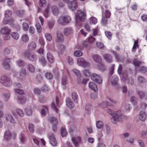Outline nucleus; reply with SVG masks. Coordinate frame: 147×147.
Masks as SVG:
<instances>
[{"label":"nucleus","instance_id":"nucleus-1","mask_svg":"<svg viewBox=\"0 0 147 147\" xmlns=\"http://www.w3.org/2000/svg\"><path fill=\"white\" fill-rule=\"evenodd\" d=\"M11 29L8 26H4L1 28L0 33L3 35H4V39L5 40H8L11 38Z\"/></svg>","mask_w":147,"mask_h":147},{"label":"nucleus","instance_id":"nucleus-2","mask_svg":"<svg viewBox=\"0 0 147 147\" xmlns=\"http://www.w3.org/2000/svg\"><path fill=\"white\" fill-rule=\"evenodd\" d=\"M0 82L5 86H9L12 84V82L10 78L5 75L2 76L0 79Z\"/></svg>","mask_w":147,"mask_h":147},{"label":"nucleus","instance_id":"nucleus-3","mask_svg":"<svg viewBox=\"0 0 147 147\" xmlns=\"http://www.w3.org/2000/svg\"><path fill=\"white\" fill-rule=\"evenodd\" d=\"M122 119V114L119 111H117L116 113L113 116L111 119L112 123H116L117 122L121 121Z\"/></svg>","mask_w":147,"mask_h":147},{"label":"nucleus","instance_id":"nucleus-4","mask_svg":"<svg viewBox=\"0 0 147 147\" xmlns=\"http://www.w3.org/2000/svg\"><path fill=\"white\" fill-rule=\"evenodd\" d=\"M71 20V18L69 16L66 15L63 17L59 18L58 21L59 23L61 25H65L69 23Z\"/></svg>","mask_w":147,"mask_h":147},{"label":"nucleus","instance_id":"nucleus-5","mask_svg":"<svg viewBox=\"0 0 147 147\" xmlns=\"http://www.w3.org/2000/svg\"><path fill=\"white\" fill-rule=\"evenodd\" d=\"M13 134L14 136L13 138H15L16 136V135L15 134H12L11 132L9 130L5 131L4 135V140L6 141H9L11 138Z\"/></svg>","mask_w":147,"mask_h":147},{"label":"nucleus","instance_id":"nucleus-6","mask_svg":"<svg viewBox=\"0 0 147 147\" xmlns=\"http://www.w3.org/2000/svg\"><path fill=\"white\" fill-rule=\"evenodd\" d=\"M25 57H26L28 59L32 61H35L37 59V57L35 54L32 52H27L24 54Z\"/></svg>","mask_w":147,"mask_h":147},{"label":"nucleus","instance_id":"nucleus-7","mask_svg":"<svg viewBox=\"0 0 147 147\" xmlns=\"http://www.w3.org/2000/svg\"><path fill=\"white\" fill-rule=\"evenodd\" d=\"M77 63L78 65L83 67L87 66L89 64V63L82 58H80L78 59Z\"/></svg>","mask_w":147,"mask_h":147},{"label":"nucleus","instance_id":"nucleus-8","mask_svg":"<svg viewBox=\"0 0 147 147\" xmlns=\"http://www.w3.org/2000/svg\"><path fill=\"white\" fill-rule=\"evenodd\" d=\"M78 7V4L76 0H73L68 3V8L71 10H75Z\"/></svg>","mask_w":147,"mask_h":147},{"label":"nucleus","instance_id":"nucleus-9","mask_svg":"<svg viewBox=\"0 0 147 147\" xmlns=\"http://www.w3.org/2000/svg\"><path fill=\"white\" fill-rule=\"evenodd\" d=\"M10 60L9 58H6L3 61V66L6 70H9L10 68V66L9 64Z\"/></svg>","mask_w":147,"mask_h":147},{"label":"nucleus","instance_id":"nucleus-10","mask_svg":"<svg viewBox=\"0 0 147 147\" xmlns=\"http://www.w3.org/2000/svg\"><path fill=\"white\" fill-rule=\"evenodd\" d=\"M86 14L84 12H82L80 10L78 11L76 16V19H79L81 21L84 20L85 18Z\"/></svg>","mask_w":147,"mask_h":147},{"label":"nucleus","instance_id":"nucleus-11","mask_svg":"<svg viewBox=\"0 0 147 147\" xmlns=\"http://www.w3.org/2000/svg\"><path fill=\"white\" fill-rule=\"evenodd\" d=\"M71 140L75 147H78L79 144L80 143L81 138L80 136H78L75 138L74 137L71 138Z\"/></svg>","mask_w":147,"mask_h":147},{"label":"nucleus","instance_id":"nucleus-12","mask_svg":"<svg viewBox=\"0 0 147 147\" xmlns=\"http://www.w3.org/2000/svg\"><path fill=\"white\" fill-rule=\"evenodd\" d=\"M66 102L67 107L70 109H72L75 106L74 103L70 98H66Z\"/></svg>","mask_w":147,"mask_h":147},{"label":"nucleus","instance_id":"nucleus-13","mask_svg":"<svg viewBox=\"0 0 147 147\" xmlns=\"http://www.w3.org/2000/svg\"><path fill=\"white\" fill-rule=\"evenodd\" d=\"M49 138L50 143L53 146H56L57 145V142L54 135L52 134H50L49 136Z\"/></svg>","mask_w":147,"mask_h":147},{"label":"nucleus","instance_id":"nucleus-14","mask_svg":"<svg viewBox=\"0 0 147 147\" xmlns=\"http://www.w3.org/2000/svg\"><path fill=\"white\" fill-rule=\"evenodd\" d=\"M57 37L55 40V41L57 42H62L64 41L63 36L61 33L59 31L57 32Z\"/></svg>","mask_w":147,"mask_h":147},{"label":"nucleus","instance_id":"nucleus-15","mask_svg":"<svg viewBox=\"0 0 147 147\" xmlns=\"http://www.w3.org/2000/svg\"><path fill=\"white\" fill-rule=\"evenodd\" d=\"M118 78L115 76H113L111 79V82L112 84L116 87H119V84L118 83Z\"/></svg>","mask_w":147,"mask_h":147},{"label":"nucleus","instance_id":"nucleus-16","mask_svg":"<svg viewBox=\"0 0 147 147\" xmlns=\"http://www.w3.org/2000/svg\"><path fill=\"white\" fill-rule=\"evenodd\" d=\"M51 12L55 16H57L59 13V10L57 7L55 5H53L51 7Z\"/></svg>","mask_w":147,"mask_h":147},{"label":"nucleus","instance_id":"nucleus-17","mask_svg":"<svg viewBox=\"0 0 147 147\" xmlns=\"http://www.w3.org/2000/svg\"><path fill=\"white\" fill-rule=\"evenodd\" d=\"M17 99L18 102L22 104H25L27 100L26 98L23 96H18Z\"/></svg>","mask_w":147,"mask_h":147},{"label":"nucleus","instance_id":"nucleus-18","mask_svg":"<svg viewBox=\"0 0 147 147\" xmlns=\"http://www.w3.org/2000/svg\"><path fill=\"white\" fill-rule=\"evenodd\" d=\"M92 58L94 61L97 63H100L102 61L101 57L98 54H94L92 55Z\"/></svg>","mask_w":147,"mask_h":147},{"label":"nucleus","instance_id":"nucleus-19","mask_svg":"<svg viewBox=\"0 0 147 147\" xmlns=\"http://www.w3.org/2000/svg\"><path fill=\"white\" fill-rule=\"evenodd\" d=\"M103 57L104 59L107 62L111 63L112 62L113 57L110 54H105L104 55Z\"/></svg>","mask_w":147,"mask_h":147},{"label":"nucleus","instance_id":"nucleus-20","mask_svg":"<svg viewBox=\"0 0 147 147\" xmlns=\"http://www.w3.org/2000/svg\"><path fill=\"white\" fill-rule=\"evenodd\" d=\"M89 87L92 90H94V92H96L98 89L96 84L93 82H90L89 84Z\"/></svg>","mask_w":147,"mask_h":147},{"label":"nucleus","instance_id":"nucleus-21","mask_svg":"<svg viewBox=\"0 0 147 147\" xmlns=\"http://www.w3.org/2000/svg\"><path fill=\"white\" fill-rule=\"evenodd\" d=\"M146 113L143 111H141L139 115V118L142 121H144L146 118Z\"/></svg>","mask_w":147,"mask_h":147},{"label":"nucleus","instance_id":"nucleus-22","mask_svg":"<svg viewBox=\"0 0 147 147\" xmlns=\"http://www.w3.org/2000/svg\"><path fill=\"white\" fill-rule=\"evenodd\" d=\"M6 118L7 121H9L12 123L15 124L16 123L15 120L13 118L11 115H7L6 116Z\"/></svg>","mask_w":147,"mask_h":147},{"label":"nucleus","instance_id":"nucleus-23","mask_svg":"<svg viewBox=\"0 0 147 147\" xmlns=\"http://www.w3.org/2000/svg\"><path fill=\"white\" fill-rule=\"evenodd\" d=\"M36 47V43L34 42L30 43L28 46V49L30 50H33L35 49Z\"/></svg>","mask_w":147,"mask_h":147},{"label":"nucleus","instance_id":"nucleus-24","mask_svg":"<svg viewBox=\"0 0 147 147\" xmlns=\"http://www.w3.org/2000/svg\"><path fill=\"white\" fill-rule=\"evenodd\" d=\"M111 15L110 11L108 10H107L105 11H102V17L109 18Z\"/></svg>","mask_w":147,"mask_h":147},{"label":"nucleus","instance_id":"nucleus-25","mask_svg":"<svg viewBox=\"0 0 147 147\" xmlns=\"http://www.w3.org/2000/svg\"><path fill=\"white\" fill-rule=\"evenodd\" d=\"M73 32L72 29L71 28H67L64 30V34L66 36H68Z\"/></svg>","mask_w":147,"mask_h":147},{"label":"nucleus","instance_id":"nucleus-26","mask_svg":"<svg viewBox=\"0 0 147 147\" xmlns=\"http://www.w3.org/2000/svg\"><path fill=\"white\" fill-rule=\"evenodd\" d=\"M50 122L51 124L54 126H56L58 123L57 119L54 117H52L50 118Z\"/></svg>","mask_w":147,"mask_h":147},{"label":"nucleus","instance_id":"nucleus-27","mask_svg":"<svg viewBox=\"0 0 147 147\" xmlns=\"http://www.w3.org/2000/svg\"><path fill=\"white\" fill-rule=\"evenodd\" d=\"M67 84V79L66 76H63L61 79V84L62 85L65 86L63 87V88L65 90L66 89V87L65 86Z\"/></svg>","mask_w":147,"mask_h":147},{"label":"nucleus","instance_id":"nucleus-28","mask_svg":"<svg viewBox=\"0 0 147 147\" xmlns=\"http://www.w3.org/2000/svg\"><path fill=\"white\" fill-rule=\"evenodd\" d=\"M47 58L48 61L50 63H53L54 61V58L52 55L49 53L47 54Z\"/></svg>","mask_w":147,"mask_h":147},{"label":"nucleus","instance_id":"nucleus-29","mask_svg":"<svg viewBox=\"0 0 147 147\" xmlns=\"http://www.w3.org/2000/svg\"><path fill=\"white\" fill-rule=\"evenodd\" d=\"M7 17H5L4 18L3 22L5 25L6 24H12V22H10V20H11L12 21H13V18H10L9 19H8Z\"/></svg>","mask_w":147,"mask_h":147},{"label":"nucleus","instance_id":"nucleus-30","mask_svg":"<svg viewBox=\"0 0 147 147\" xmlns=\"http://www.w3.org/2000/svg\"><path fill=\"white\" fill-rule=\"evenodd\" d=\"M137 80L141 84H144L146 82L145 78L141 76H138L137 77Z\"/></svg>","mask_w":147,"mask_h":147},{"label":"nucleus","instance_id":"nucleus-31","mask_svg":"<svg viewBox=\"0 0 147 147\" xmlns=\"http://www.w3.org/2000/svg\"><path fill=\"white\" fill-rule=\"evenodd\" d=\"M109 18L102 17L101 20V23L104 26H106L108 24Z\"/></svg>","mask_w":147,"mask_h":147},{"label":"nucleus","instance_id":"nucleus-32","mask_svg":"<svg viewBox=\"0 0 147 147\" xmlns=\"http://www.w3.org/2000/svg\"><path fill=\"white\" fill-rule=\"evenodd\" d=\"M97 22V18L94 17H91L89 18V22L90 24H95Z\"/></svg>","mask_w":147,"mask_h":147},{"label":"nucleus","instance_id":"nucleus-33","mask_svg":"<svg viewBox=\"0 0 147 147\" xmlns=\"http://www.w3.org/2000/svg\"><path fill=\"white\" fill-rule=\"evenodd\" d=\"M25 111L28 115L30 116L32 114V111L30 107L28 106L26 107L25 108Z\"/></svg>","mask_w":147,"mask_h":147},{"label":"nucleus","instance_id":"nucleus-34","mask_svg":"<svg viewBox=\"0 0 147 147\" xmlns=\"http://www.w3.org/2000/svg\"><path fill=\"white\" fill-rule=\"evenodd\" d=\"M67 132L65 128L62 127L61 129V134L62 137L65 136L67 134Z\"/></svg>","mask_w":147,"mask_h":147},{"label":"nucleus","instance_id":"nucleus-35","mask_svg":"<svg viewBox=\"0 0 147 147\" xmlns=\"http://www.w3.org/2000/svg\"><path fill=\"white\" fill-rule=\"evenodd\" d=\"M11 35L12 38L15 40H17L19 38V36L18 33L16 32H12Z\"/></svg>","mask_w":147,"mask_h":147},{"label":"nucleus","instance_id":"nucleus-36","mask_svg":"<svg viewBox=\"0 0 147 147\" xmlns=\"http://www.w3.org/2000/svg\"><path fill=\"white\" fill-rule=\"evenodd\" d=\"M137 94L139 96L140 98L141 99L144 98L145 96V93L142 91H137Z\"/></svg>","mask_w":147,"mask_h":147},{"label":"nucleus","instance_id":"nucleus-37","mask_svg":"<svg viewBox=\"0 0 147 147\" xmlns=\"http://www.w3.org/2000/svg\"><path fill=\"white\" fill-rule=\"evenodd\" d=\"M45 76L46 78L48 80H50L53 78V75L49 72H47L45 74Z\"/></svg>","mask_w":147,"mask_h":147},{"label":"nucleus","instance_id":"nucleus-38","mask_svg":"<svg viewBox=\"0 0 147 147\" xmlns=\"http://www.w3.org/2000/svg\"><path fill=\"white\" fill-rule=\"evenodd\" d=\"M16 111L17 113L21 117H23L24 115V113L23 111L21 109H16Z\"/></svg>","mask_w":147,"mask_h":147},{"label":"nucleus","instance_id":"nucleus-39","mask_svg":"<svg viewBox=\"0 0 147 147\" xmlns=\"http://www.w3.org/2000/svg\"><path fill=\"white\" fill-rule=\"evenodd\" d=\"M50 89L49 87L46 84L44 85L41 88L42 91L45 92H48L50 90Z\"/></svg>","mask_w":147,"mask_h":147},{"label":"nucleus","instance_id":"nucleus-40","mask_svg":"<svg viewBox=\"0 0 147 147\" xmlns=\"http://www.w3.org/2000/svg\"><path fill=\"white\" fill-rule=\"evenodd\" d=\"M27 68L29 71L32 73L35 71V68L33 65L31 64H29L27 66Z\"/></svg>","mask_w":147,"mask_h":147},{"label":"nucleus","instance_id":"nucleus-41","mask_svg":"<svg viewBox=\"0 0 147 147\" xmlns=\"http://www.w3.org/2000/svg\"><path fill=\"white\" fill-rule=\"evenodd\" d=\"M44 42L42 41V46L37 51L40 54H43V53L44 51L43 45H44Z\"/></svg>","mask_w":147,"mask_h":147},{"label":"nucleus","instance_id":"nucleus-42","mask_svg":"<svg viewBox=\"0 0 147 147\" xmlns=\"http://www.w3.org/2000/svg\"><path fill=\"white\" fill-rule=\"evenodd\" d=\"M96 125L97 128L100 129L102 127L103 124L102 121H99L96 122Z\"/></svg>","mask_w":147,"mask_h":147},{"label":"nucleus","instance_id":"nucleus-43","mask_svg":"<svg viewBox=\"0 0 147 147\" xmlns=\"http://www.w3.org/2000/svg\"><path fill=\"white\" fill-rule=\"evenodd\" d=\"M55 20L49 21L48 22V25L49 28L52 29L54 25Z\"/></svg>","mask_w":147,"mask_h":147},{"label":"nucleus","instance_id":"nucleus-44","mask_svg":"<svg viewBox=\"0 0 147 147\" xmlns=\"http://www.w3.org/2000/svg\"><path fill=\"white\" fill-rule=\"evenodd\" d=\"M100 78V75L95 73L92 74L91 76V78L93 81L96 80L97 78Z\"/></svg>","mask_w":147,"mask_h":147},{"label":"nucleus","instance_id":"nucleus-45","mask_svg":"<svg viewBox=\"0 0 147 147\" xmlns=\"http://www.w3.org/2000/svg\"><path fill=\"white\" fill-rule=\"evenodd\" d=\"M17 65L20 67H22L25 65L24 61L22 60H19L17 61Z\"/></svg>","mask_w":147,"mask_h":147},{"label":"nucleus","instance_id":"nucleus-46","mask_svg":"<svg viewBox=\"0 0 147 147\" xmlns=\"http://www.w3.org/2000/svg\"><path fill=\"white\" fill-rule=\"evenodd\" d=\"M12 14V12L10 10H7L5 11L4 15L6 17L9 18L11 16Z\"/></svg>","mask_w":147,"mask_h":147},{"label":"nucleus","instance_id":"nucleus-47","mask_svg":"<svg viewBox=\"0 0 147 147\" xmlns=\"http://www.w3.org/2000/svg\"><path fill=\"white\" fill-rule=\"evenodd\" d=\"M39 61L43 66L45 65L46 63V59L44 57H41L39 59Z\"/></svg>","mask_w":147,"mask_h":147},{"label":"nucleus","instance_id":"nucleus-48","mask_svg":"<svg viewBox=\"0 0 147 147\" xmlns=\"http://www.w3.org/2000/svg\"><path fill=\"white\" fill-rule=\"evenodd\" d=\"M88 40L89 43H92L95 41L96 39L92 36H90L88 38Z\"/></svg>","mask_w":147,"mask_h":147},{"label":"nucleus","instance_id":"nucleus-49","mask_svg":"<svg viewBox=\"0 0 147 147\" xmlns=\"http://www.w3.org/2000/svg\"><path fill=\"white\" fill-rule=\"evenodd\" d=\"M83 54L82 51L80 50H77L74 52V55L76 57H80Z\"/></svg>","mask_w":147,"mask_h":147},{"label":"nucleus","instance_id":"nucleus-50","mask_svg":"<svg viewBox=\"0 0 147 147\" xmlns=\"http://www.w3.org/2000/svg\"><path fill=\"white\" fill-rule=\"evenodd\" d=\"M105 35L107 37L109 40H111L112 37V34L111 33L108 31H106L105 32Z\"/></svg>","mask_w":147,"mask_h":147},{"label":"nucleus","instance_id":"nucleus-51","mask_svg":"<svg viewBox=\"0 0 147 147\" xmlns=\"http://www.w3.org/2000/svg\"><path fill=\"white\" fill-rule=\"evenodd\" d=\"M72 71L78 77H81V74L79 70L74 69L72 70Z\"/></svg>","mask_w":147,"mask_h":147},{"label":"nucleus","instance_id":"nucleus-52","mask_svg":"<svg viewBox=\"0 0 147 147\" xmlns=\"http://www.w3.org/2000/svg\"><path fill=\"white\" fill-rule=\"evenodd\" d=\"M45 36V38L47 40L51 41L52 40V37L51 35L49 33H46Z\"/></svg>","mask_w":147,"mask_h":147},{"label":"nucleus","instance_id":"nucleus-53","mask_svg":"<svg viewBox=\"0 0 147 147\" xmlns=\"http://www.w3.org/2000/svg\"><path fill=\"white\" fill-rule=\"evenodd\" d=\"M78 96L77 94L76 93L74 92L72 93V97L74 101L75 102H77V100L78 98Z\"/></svg>","mask_w":147,"mask_h":147},{"label":"nucleus","instance_id":"nucleus-54","mask_svg":"<svg viewBox=\"0 0 147 147\" xmlns=\"http://www.w3.org/2000/svg\"><path fill=\"white\" fill-rule=\"evenodd\" d=\"M26 69L25 68L22 69L20 74V76H26Z\"/></svg>","mask_w":147,"mask_h":147},{"label":"nucleus","instance_id":"nucleus-55","mask_svg":"<svg viewBox=\"0 0 147 147\" xmlns=\"http://www.w3.org/2000/svg\"><path fill=\"white\" fill-rule=\"evenodd\" d=\"M128 74L127 72H124L123 73V80L125 82L128 79Z\"/></svg>","mask_w":147,"mask_h":147},{"label":"nucleus","instance_id":"nucleus-56","mask_svg":"<svg viewBox=\"0 0 147 147\" xmlns=\"http://www.w3.org/2000/svg\"><path fill=\"white\" fill-rule=\"evenodd\" d=\"M11 52L10 49L8 48H5L3 51L4 55H7L9 54Z\"/></svg>","mask_w":147,"mask_h":147},{"label":"nucleus","instance_id":"nucleus-57","mask_svg":"<svg viewBox=\"0 0 147 147\" xmlns=\"http://www.w3.org/2000/svg\"><path fill=\"white\" fill-rule=\"evenodd\" d=\"M36 25L37 31L38 33H40L42 30V28L41 26L39 23L36 24Z\"/></svg>","mask_w":147,"mask_h":147},{"label":"nucleus","instance_id":"nucleus-58","mask_svg":"<svg viewBox=\"0 0 147 147\" xmlns=\"http://www.w3.org/2000/svg\"><path fill=\"white\" fill-rule=\"evenodd\" d=\"M29 39V37L27 34H24L22 36V39L24 42H27L28 40Z\"/></svg>","mask_w":147,"mask_h":147},{"label":"nucleus","instance_id":"nucleus-59","mask_svg":"<svg viewBox=\"0 0 147 147\" xmlns=\"http://www.w3.org/2000/svg\"><path fill=\"white\" fill-rule=\"evenodd\" d=\"M84 75L86 77L90 76L91 74V73L90 71L88 70H85L83 71Z\"/></svg>","mask_w":147,"mask_h":147},{"label":"nucleus","instance_id":"nucleus-60","mask_svg":"<svg viewBox=\"0 0 147 147\" xmlns=\"http://www.w3.org/2000/svg\"><path fill=\"white\" fill-rule=\"evenodd\" d=\"M39 5L40 6L45 7L46 5V1L45 0H40Z\"/></svg>","mask_w":147,"mask_h":147},{"label":"nucleus","instance_id":"nucleus-61","mask_svg":"<svg viewBox=\"0 0 147 147\" xmlns=\"http://www.w3.org/2000/svg\"><path fill=\"white\" fill-rule=\"evenodd\" d=\"M28 129L30 131L31 133H33L34 131V127L32 124L30 123L28 126Z\"/></svg>","mask_w":147,"mask_h":147},{"label":"nucleus","instance_id":"nucleus-62","mask_svg":"<svg viewBox=\"0 0 147 147\" xmlns=\"http://www.w3.org/2000/svg\"><path fill=\"white\" fill-rule=\"evenodd\" d=\"M90 109L89 105H86L85 107V113L88 115H89L90 113Z\"/></svg>","mask_w":147,"mask_h":147},{"label":"nucleus","instance_id":"nucleus-63","mask_svg":"<svg viewBox=\"0 0 147 147\" xmlns=\"http://www.w3.org/2000/svg\"><path fill=\"white\" fill-rule=\"evenodd\" d=\"M44 15L46 18H47L49 16L50 13L49 12V9L48 8H47L44 13Z\"/></svg>","mask_w":147,"mask_h":147},{"label":"nucleus","instance_id":"nucleus-64","mask_svg":"<svg viewBox=\"0 0 147 147\" xmlns=\"http://www.w3.org/2000/svg\"><path fill=\"white\" fill-rule=\"evenodd\" d=\"M65 47L62 45H60L58 48L59 50L61 53L65 51Z\"/></svg>","mask_w":147,"mask_h":147}]
</instances>
